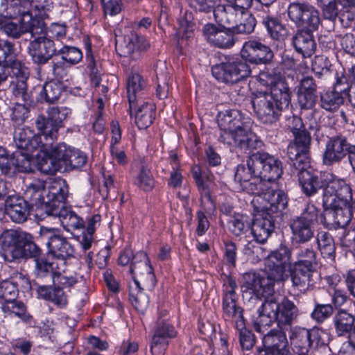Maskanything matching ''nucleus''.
<instances>
[{"label": "nucleus", "mask_w": 355, "mask_h": 355, "mask_svg": "<svg viewBox=\"0 0 355 355\" xmlns=\"http://www.w3.org/2000/svg\"><path fill=\"white\" fill-rule=\"evenodd\" d=\"M283 173L282 162L266 152L252 153L247 159V167L237 166L234 180L248 193L267 200L266 209L277 211L287 204L282 190L278 189L276 180Z\"/></svg>", "instance_id": "f257e3e1"}, {"label": "nucleus", "mask_w": 355, "mask_h": 355, "mask_svg": "<svg viewBox=\"0 0 355 355\" xmlns=\"http://www.w3.org/2000/svg\"><path fill=\"white\" fill-rule=\"evenodd\" d=\"M0 62L10 67L13 73L10 85L13 95L21 98L24 103L30 101L26 83L29 74L28 69L23 63L14 44L10 42L0 40Z\"/></svg>", "instance_id": "f03ea898"}, {"label": "nucleus", "mask_w": 355, "mask_h": 355, "mask_svg": "<svg viewBox=\"0 0 355 355\" xmlns=\"http://www.w3.org/2000/svg\"><path fill=\"white\" fill-rule=\"evenodd\" d=\"M291 102V93L279 92L275 89L273 92H260L252 99L254 110L258 119L266 124H273L277 122Z\"/></svg>", "instance_id": "7ed1b4c3"}, {"label": "nucleus", "mask_w": 355, "mask_h": 355, "mask_svg": "<svg viewBox=\"0 0 355 355\" xmlns=\"http://www.w3.org/2000/svg\"><path fill=\"white\" fill-rule=\"evenodd\" d=\"M130 271L133 278V284L130 286V300L136 309L144 311L148 306V300L142 292L137 277H153V268L146 253L140 251L135 254Z\"/></svg>", "instance_id": "20e7f679"}, {"label": "nucleus", "mask_w": 355, "mask_h": 355, "mask_svg": "<svg viewBox=\"0 0 355 355\" xmlns=\"http://www.w3.org/2000/svg\"><path fill=\"white\" fill-rule=\"evenodd\" d=\"M31 34L33 40L28 44V53L35 63L44 64L56 54L55 43L47 37L46 27L42 21L38 20L31 29Z\"/></svg>", "instance_id": "39448f33"}, {"label": "nucleus", "mask_w": 355, "mask_h": 355, "mask_svg": "<svg viewBox=\"0 0 355 355\" xmlns=\"http://www.w3.org/2000/svg\"><path fill=\"white\" fill-rule=\"evenodd\" d=\"M40 235L46 241L48 253L53 257L63 261L71 258L75 253V249L69 240L64 237L59 229L41 226Z\"/></svg>", "instance_id": "423d86ee"}, {"label": "nucleus", "mask_w": 355, "mask_h": 355, "mask_svg": "<svg viewBox=\"0 0 355 355\" xmlns=\"http://www.w3.org/2000/svg\"><path fill=\"white\" fill-rule=\"evenodd\" d=\"M324 177L326 184L322 190V204L352 202L353 190L345 179L330 173H324Z\"/></svg>", "instance_id": "0eeeda50"}, {"label": "nucleus", "mask_w": 355, "mask_h": 355, "mask_svg": "<svg viewBox=\"0 0 355 355\" xmlns=\"http://www.w3.org/2000/svg\"><path fill=\"white\" fill-rule=\"evenodd\" d=\"M213 76L220 82L234 84L241 81L251 73V68L244 58L230 60L212 67Z\"/></svg>", "instance_id": "6e6552de"}, {"label": "nucleus", "mask_w": 355, "mask_h": 355, "mask_svg": "<svg viewBox=\"0 0 355 355\" xmlns=\"http://www.w3.org/2000/svg\"><path fill=\"white\" fill-rule=\"evenodd\" d=\"M219 140L228 145H234L241 153L250 154L262 148L263 141L250 130L249 123L233 132H222Z\"/></svg>", "instance_id": "1a4fd4ad"}, {"label": "nucleus", "mask_w": 355, "mask_h": 355, "mask_svg": "<svg viewBox=\"0 0 355 355\" xmlns=\"http://www.w3.org/2000/svg\"><path fill=\"white\" fill-rule=\"evenodd\" d=\"M287 15L299 28L317 30L320 23L318 10L307 2L290 3L287 8Z\"/></svg>", "instance_id": "9d476101"}, {"label": "nucleus", "mask_w": 355, "mask_h": 355, "mask_svg": "<svg viewBox=\"0 0 355 355\" xmlns=\"http://www.w3.org/2000/svg\"><path fill=\"white\" fill-rule=\"evenodd\" d=\"M31 235L19 230H6L0 236L5 258L9 261L24 257L26 243Z\"/></svg>", "instance_id": "9b49d317"}, {"label": "nucleus", "mask_w": 355, "mask_h": 355, "mask_svg": "<svg viewBox=\"0 0 355 355\" xmlns=\"http://www.w3.org/2000/svg\"><path fill=\"white\" fill-rule=\"evenodd\" d=\"M287 263L292 265L291 250L285 245H281L268 254L265 260V269L270 272L274 279L281 282L284 280Z\"/></svg>", "instance_id": "f8f14e48"}, {"label": "nucleus", "mask_w": 355, "mask_h": 355, "mask_svg": "<svg viewBox=\"0 0 355 355\" xmlns=\"http://www.w3.org/2000/svg\"><path fill=\"white\" fill-rule=\"evenodd\" d=\"M264 202L262 207H261L263 211L261 214L258 215L254 218L252 224V234L255 239V241L259 243H264L268 237L270 236L275 228L274 223V216L273 214H278L282 210L285 209L287 204L284 206L281 209L277 211H272L271 210L266 209V205L268 203L267 200H263Z\"/></svg>", "instance_id": "ddd939ff"}, {"label": "nucleus", "mask_w": 355, "mask_h": 355, "mask_svg": "<svg viewBox=\"0 0 355 355\" xmlns=\"http://www.w3.org/2000/svg\"><path fill=\"white\" fill-rule=\"evenodd\" d=\"M177 336L175 328L167 320L159 317L152 338L150 351L153 355H164L169 339Z\"/></svg>", "instance_id": "4468645a"}, {"label": "nucleus", "mask_w": 355, "mask_h": 355, "mask_svg": "<svg viewBox=\"0 0 355 355\" xmlns=\"http://www.w3.org/2000/svg\"><path fill=\"white\" fill-rule=\"evenodd\" d=\"M325 210H329L333 218L331 222L327 221L324 215L321 214L320 219L321 223L328 229L345 228L349 223L352 217V202H347L346 205L340 203H334V205L322 204Z\"/></svg>", "instance_id": "2eb2a0df"}, {"label": "nucleus", "mask_w": 355, "mask_h": 355, "mask_svg": "<svg viewBox=\"0 0 355 355\" xmlns=\"http://www.w3.org/2000/svg\"><path fill=\"white\" fill-rule=\"evenodd\" d=\"M281 329H271L263 337L264 349H259L257 355H282L288 353V340Z\"/></svg>", "instance_id": "dca6fc26"}, {"label": "nucleus", "mask_w": 355, "mask_h": 355, "mask_svg": "<svg viewBox=\"0 0 355 355\" xmlns=\"http://www.w3.org/2000/svg\"><path fill=\"white\" fill-rule=\"evenodd\" d=\"M14 141L19 150L34 152L46 151L49 144H44L42 136L29 128H17L14 132Z\"/></svg>", "instance_id": "f3484780"}, {"label": "nucleus", "mask_w": 355, "mask_h": 355, "mask_svg": "<svg viewBox=\"0 0 355 355\" xmlns=\"http://www.w3.org/2000/svg\"><path fill=\"white\" fill-rule=\"evenodd\" d=\"M352 146L342 135L331 137L326 143L323 162L326 165L339 163L349 155Z\"/></svg>", "instance_id": "a211bd4d"}, {"label": "nucleus", "mask_w": 355, "mask_h": 355, "mask_svg": "<svg viewBox=\"0 0 355 355\" xmlns=\"http://www.w3.org/2000/svg\"><path fill=\"white\" fill-rule=\"evenodd\" d=\"M266 275L256 272H248L243 274V284L246 288L252 291L257 295H269L273 291V286L277 279H274L269 271Z\"/></svg>", "instance_id": "6ab92c4d"}, {"label": "nucleus", "mask_w": 355, "mask_h": 355, "mask_svg": "<svg viewBox=\"0 0 355 355\" xmlns=\"http://www.w3.org/2000/svg\"><path fill=\"white\" fill-rule=\"evenodd\" d=\"M69 193L68 185L62 178L51 180L49 182L44 201V211L50 215V209L53 205L57 207H64L63 203L67 199Z\"/></svg>", "instance_id": "aec40b11"}, {"label": "nucleus", "mask_w": 355, "mask_h": 355, "mask_svg": "<svg viewBox=\"0 0 355 355\" xmlns=\"http://www.w3.org/2000/svg\"><path fill=\"white\" fill-rule=\"evenodd\" d=\"M241 54L245 60L257 64L269 63L274 56L269 46L256 40L245 42Z\"/></svg>", "instance_id": "412c9836"}, {"label": "nucleus", "mask_w": 355, "mask_h": 355, "mask_svg": "<svg viewBox=\"0 0 355 355\" xmlns=\"http://www.w3.org/2000/svg\"><path fill=\"white\" fill-rule=\"evenodd\" d=\"M318 336V332L305 328L295 327L289 336L293 350L298 355H309L311 345Z\"/></svg>", "instance_id": "4be33fe9"}, {"label": "nucleus", "mask_w": 355, "mask_h": 355, "mask_svg": "<svg viewBox=\"0 0 355 355\" xmlns=\"http://www.w3.org/2000/svg\"><path fill=\"white\" fill-rule=\"evenodd\" d=\"M279 302L274 297L266 298L257 309V318L254 320V327L257 332H263V328L270 326L277 320Z\"/></svg>", "instance_id": "5701e85b"}, {"label": "nucleus", "mask_w": 355, "mask_h": 355, "mask_svg": "<svg viewBox=\"0 0 355 355\" xmlns=\"http://www.w3.org/2000/svg\"><path fill=\"white\" fill-rule=\"evenodd\" d=\"M317 85L312 76L302 78L297 86V96L299 105L302 109L313 108L317 101Z\"/></svg>", "instance_id": "b1692460"}, {"label": "nucleus", "mask_w": 355, "mask_h": 355, "mask_svg": "<svg viewBox=\"0 0 355 355\" xmlns=\"http://www.w3.org/2000/svg\"><path fill=\"white\" fill-rule=\"evenodd\" d=\"M315 30L300 28L292 37V44L295 50L304 58L311 57L316 49V43L313 32Z\"/></svg>", "instance_id": "393cba45"}, {"label": "nucleus", "mask_w": 355, "mask_h": 355, "mask_svg": "<svg viewBox=\"0 0 355 355\" xmlns=\"http://www.w3.org/2000/svg\"><path fill=\"white\" fill-rule=\"evenodd\" d=\"M6 211L11 220L17 223L25 222L29 215L26 200L18 196H10L6 200Z\"/></svg>", "instance_id": "a878e982"}, {"label": "nucleus", "mask_w": 355, "mask_h": 355, "mask_svg": "<svg viewBox=\"0 0 355 355\" xmlns=\"http://www.w3.org/2000/svg\"><path fill=\"white\" fill-rule=\"evenodd\" d=\"M324 173L318 175L311 171H303L298 173L300 184L304 193L306 196H312L318 193V190L325 187L324 180Z\"/></svg>", "instance_id": "bb28decb"}, {"label": "nucleus", "mask_w": 355, "mask_h": 355, "mask_svg": "<svg viewBox=\"0 0 355 355\" xmlns=\"http://www.w3.org/2000/svg\"><path fill=\"white\" fill-rule=\"evenodd\" d=\"M258 80L261 85L270 87V92L277 89L279 92L290 93V89L284 76L277 69H267L261 72L258 76Z\"/></svg>", "instance_id": "cd10ccee"}, {"label": "nucleus", "mask_w": 355, "mask_h": 355, "mask_svg": "<svg viewBox=\"0 0 355 355\" xmlns=\"http://www.w3.org/2000/svg\"><path fill=\"white\" fill-rule=\"evenodd\" d=\"M146 87V82L141 75L137 71H131L127 79V94L130 114L136 108L137 98L140 97Z\"/></svg>", "instance_id": "c85d7f7f"}, {"label": "nucleus", "mask_w": 355, "mask_h": 355, "mask_svg": "<svg viewBox=\"0 0 355 355\" xmlns=\"http://www.w3.org/2000/svg\"><path fill=\"white\" fill-rule=\"evenodd\" d=\"M1 309L5 317H17L28 327H34L35 322L33 317L28 312L26 306L16 299L6 302H2Z\"/></svg>", "instance_id": "c756f323"}, {"label": "nucleus", "mask_w": 355, "mask_h": 355, "mask_svg": "<svg viewBox=\"0 0 355 355\" xmlns=\"http://www.w3.org/2000/svg\"><path fill=\"white\" fill-rule=\"evenodd\" d=\"M21 16V26L6 19L1 20V29L3 30L7 35L15 38L19 37L22 33L26 32L31 33V29L35 26L38 19H32L28 14Z\"/></svg>", "instance_id": "7c9ffc66"}, {"label": "nucleus", "mask_w": 355, "mask_h": 355, "mask_svg": "<svg viewBox=\"0 0 355 355\" xmlns=\"http://www.w3.org/2000/svg\"><path fill=\"white\" fill-rule=\"evenodd\" d=\"M223 318L226 321L234 323L236 329H242L245 320L242 309L237 306L236 297L224 295L223 301Z\"/></svg>", "instance_id": "2f4dec72"}, {"label": "nucleus", "mask_w": 355, "mask_h": 355, "mask_svg": "<svg viewBox=\"0 0 355 355\" xmlns=\"http://www.w3.org/2000/svg\"><path fill=\"white\" fill-rule=\"evenodd\" d=\"M213 14L217 22L223 27L228 26L229 28H234L243 16L230 3L216 6L213 10Z\"/></svg>", "instance_id": "473e14b6"}, {"label": "nucleus", "mask_w": 355, "mask_h": 355, "mask_svg": "<svg viewBox=\"0 0 355 355\" xmlns=\"http://www.w3.org/2000/svg\"><path fill=\"white\" fill-rule=\"evenodd\" d=\"M315 271L291 266L290 275L293 286L302 293H305L313 286L315 282L313 279Z\"/></svg>", "instance_id": "72a5a7b5"}, {"label": "nucleus", "mask_w": 355, "mask_h": 355, "mask_svg": "<svg viewBox=\"0 0 355 355\" xmlns=\"http://www.w3.org/2000/svg\"><path fill=\"white\" fill-rule=\"evenodd\" d=\"M50 215L58 217L64 228L70 231L71 230H78L84 226V222L75 212L66 207H57L50 209Z\"/></svg>", "instance_id": "f704fd0d"}, {"label": "nucleus", "mask_w": 355, "mask_h": 355, "mask_svg": "<svg viewBox=\"0 0 355 355\" xmlns=\"http://www.w3.org/2000/svg\"><path fill=\"white\" fill-rule=\"evenodd\" d=\"M37 293L40 298L51 302L53 304L60 308L64 307L68 302L67 295L62 288L57 285L51 286L38 284Z\"/></svg>", "instance_id": "c9c22d12"}, {"label": "nucleus", "mask_w": 355, "mask_h": 355, "mask_svg": "<svg viewBox=\"0 0 355 355\" xmlns=\"http://www.w3.org/2000/svg\"><path fill=\"white\" fill-rule=\"evenodd\" d=\"M289 227L292 239L297 243H305L313 237L314 227L296 216L291 220Z\"/></svg>", "instance_id": "e433bc0d"}, {"label": "nucleus", "mask_w": 355, "mask_h": 355, "mask_svg": "<svg viewBox=\"0 0 355 355\" xmlns=\"http://www.w3.org/2000/svg\"><path fill=\"white\" fill-rule=\"evenodd\" d=\"M250 121H243L241 114L236 110H227L223 114H220L218 125L222 132H233L241 128Z\"/></svg>", "instance_id": "4c0bfd02"}, {"label": "nucleus", "mask_w": 355, "mask_h": 355, "mask_svg": "<svg viewBox=\"0 0 355 355\" xmlns=\"http://www.w3.org/2000/svg\"><path fill=\"white\" fill-rule=\"evenodd\" d=\"M277 322L280 329L290 326L298 315V309L295 304L287 298L279 303Z\"/></svg>", "instance_id": "58836bf2"}, {"label": "nucleus", "mask_w": 355, "mask_h": 355, "mask_svg": "<svg viewBox=\"0 0 355 355\" xmlns=\"http://www.w3.org/2000/svg\"><path fill=\"white\" fill-rule=\"evenodd\" d=\"M335 331L338 336H345L355 324V316L345 309H338L333 316Z\"/></svg>", "instance_id": "ea45409f"}, {"label": "nucleus", "mask_w": 355, "mask_h": 355, "mask_svg": "<svg viewBox=\"0 0 355 355\" xmlns=\"http://www.w3.org/2000/svg\"><path fill=\"white\" fill-rule=\"evenodd\" d=\"M46 182L41 180H34L25 190L24 196L26 200H29L33 205L41 206L44 209L46 195Z\"/></svg>", "instance_id": "a19ab883"}, {"label": "nucleus", "mask_w": 355, "mask_h": 355, "mask_svg": "<svg viewBox=\"0 0 355 355\" xmlns=\"http://www.w3.org/2000/svg\"><path fill=\"white\" fill-rule=\"evenodd\" d=\"M345 89L340 91H327L322 92L320 96V105L327 112L336 111L345 102V97L342 95Z\"/></svg>", "instance_id": "79ce46f5"}, {"label": "nucleus", "mask_w": 355, "mask_h": 355, "mask_svg": "<svg viewBox=\"0 0 355 355\" xmlns=\"http://www.w3.org/2000/svg\"><path fill=\"white\" fill-rule=\"evenodd\" d=\"M48 4L46 0H24V6L18 9V13L20 15L28 14L32 19L36 17L43 19L46 17V10H48Z\"/></svg>", "instance_id": "37998d69"}, {"label": "nucleus", "mask_w": 355, "mask_h": 355, "mask_svg": "<svg viewBox=\"0 0 355 355\" xmlns=\"http://www.w3.org/2000/svg\"><path fill=\"white\" fill-rule=\"evenodd\" d=\"M35 125L37 128L42 132L45 141L44 144H49L51 146L53 141L57 139L58 132L60 128L53 121L49 120V118H46L44 116H38Z\"/></svg>", "instance_id": "c03bdc74"}, {"label": "nucleus", "mask_w": 355, "mask_h": 355, "mask_svg": "<svg viewBox=\"0 0 355 355\" xmlns=\"http://www.w3.org/2000/svg\"><path fill=\"white\" fill-rule=\"evenodd\" d=\"M317 243L322 257L330 261H334L336 257V246L332 236L327 232L321 231L317 234Z\"/></svg>", "instance_id": "a18cd8bd"}, {"label": "nucleus", "mask_w": 355, "mask_h": 355, "mask_svg": "<svg viewBox=\"0 0 355 355\" xmlns=\"http://www.w3.org/2000/svg\"><path fill=\"white\" fill-rule=\"evenodd\" d=\"M262 23L273 40L284 41L288 36V30L277 19L266 16Z\"/></svg>", "instance_id": "49530a36"}, {"label": "nucleus", "mask_w": 355, "mask_h": 355, "mask_svg": "<svg viewBox=\"0 0 355 355\" xmlns=\"http://www.w3.org/2000/svg\"><path fill=\"white\" fill-rule=\"evenodd\" d=\"M155 117V105L144 103L135 113V123L139 129H145L152 124Z\"/></svg>", "instance_id": "de8ad7c7"}, {"label": "nucleus", "mask_w": 355, "mask_h": 355, "mask_svg": "<svg viewBox=\"0 0 355 355\" xmlns=\"http://www.w3.org/2000/svg\"><path fill=\"white\" fill-rule=\"evenodd\" d=\"M293 135L295 140L288 146V153L291 154L292 157H293L296 156L298 153H309L311 144L309 133L304 130Z\"/></svg>", "instance_id": "09e8293b"}, {"label": "nucleus", "mask_w": 355, "mask_h": 355, "mask_svg": "<svg viewBox=\"0 0 355 355\" xmlns=\"http://www.w3.org/2000/svg\"><path fill=\"white\" fill-rule=\"evenodd\" d=\"M296 259L297 260L292 263L291 266L315 271V268L317 266L316 253L313 249H299Z\"/></svg>", "instance_id": "8fccbe9b"}, {"label": "nucleus", "mask_w": 355, "mask_h": 355, "mask_svg": "<svg viewBox=\"0 0 355 355\" xmlns=\"http://www.w3.org/2000/svg\"><path fill=\"white\" fill-rule=\"evenodd\" d=\"M192 174L200 192L202 202L205 200L212 204L209 186L207 183L205 182V179H206L207 182H211L212 180L213 175L211 174L207 175L205 172L201 173L200 168L198 166L193 168Z\"/></svg>", "instance_id": "3c124183"}, {"label": "nucleus", "mask_w": 355, "mask_h": 355, "mask_svg": "<svg viewBox=\"0 0 355 355\" xmlns=\"http://www.w3.org/2000/svg\"><path fill=\"white\" fill-rule=\"evenodd\" d=\"M33 152L18 150L12 154V170L19 172H29L31 171V159Z\"/></svg>", "instance_id": "603ef678"}, {"label": "nucleus", "mask_w": 355, "mask_h": 355, "mask_svg": "<svg viewBox=\"0 0 355 355\" xmlns=\"http://www.w3.org/2000/svg\"><path fill=\"white\" fill-rule=\"evenodd\" d=\"M62 92V86L60 83L50 81L44 85L40 92V97L46 103H53L59 99Z\"/></svg>", "instance_id": "864d4df0"}, {"label": "nucleus", "mask_w": 355, "mask_h": 355, "mask_svg": "<svg viewBox=\"0 0 355 355\" xmlns=\"http://www.w3.org/2000/svg\"><path fill=\"white\" fill-rule=\"evenodd\" d=\"M156 74L157 80L156 95L159 99H164L168 96L170 77L164 64H161L159 69L157 67Z\"/></svg>", "instance_id": "5fc2aeb1"}, {"label": "nucleus", "mask_w": 355, "mask_h": 355, "mask_svg": "<svg viewBox=\"0 0 355 355\" xmlns=\"http://www.w3.org/2000/svg\"><path fill=\"white\" fill-rule=\"evenodd\" d=\"M250 225V218L244 214H236L228 221L230 231L236 236L243 234Z\"/></svg>", "instance_id": "6e6d98bb"}, {"label": "nucleus", "mask_w": 355, "mask_h": 355, "mask_svg": "<svg viewBox=\"0 0 355 355\" xmlns=\"http://www.w3.org/2000/svg\"><path fill=\"white\" fill-rule=\"evenodd\" d=\"M35 275L36 278L39 280L49 279L53 282L55 275L57 271L53 270V263H50L44 259H36Z\"/></svg>", "instance_id": "4d7b16f0"}, {"label": "nucleus", "mask_w": 355, "mask_h": 355, "mask_svg": "<svg viewBox=\"0 0 355 355\" xmlns=\"http://www.w3.org/2000/svg\"><path fill=\"white\" fill-rule=\"evenodd\" d=\"M125 48L128 54L135 51H144L150 46V43L142 35L135 32H132L125 39Z\"/></svg>", "instance_id": "13d9d810"}, {"label": "nucleus", "mask_w": 355, "mask_h": 355, "mask_svg": "<svg viewBox=\"0 0 355 355\" xmlns=\"http://www.w3.org/2000/svg\"><path fill=\"white\" fill-rule=\"evenodd\" d=\"M193 19L192 13L187 11H185L180 16L178 19V34L179 36L184 37L185 39H188L191 37L194 30Z\"/></svg>", "instance_id": "bf43d9fd"}, {"label": "nucleus", "mask_w": 355, "mask_h": 355, "mask_svg": "<svg viewBox=\"0 0 355 355\" xmlns=\"http://www.w3.org/2000/svg\"><path fill=\"white\" fill-rule=\"evenodd\" d=\"M71 147L64 143H60L52 148H49V152L54 157V160L60 164L62 171L67 170V163Z\"/></svg>", "instance_id": "052dcab7"}, {"label": "nucleus", "mask_w": 355, "mask_h": 355, "mask_svg": "<svg viewBox=\"0 0 355 355\" xmlns=\"http://www.w3.org/2000/svg\"><path fill=\"white\" fill-rule=\"evenodd\" d=\"M135 184L144 191H151L155 182L150 169L142 166L135 180Z\"/></svg>", "instance_id": "680f3d73"}, {"label": "nucleus", "mask_w": 355, "mask_h": 355, "mask_svg": "<svg viewBox=\"0 0 355 355\" xmlns=\"http://www.w3.org/2000/svg\"><path fill=\"white\" fill-rule=\"evenodd\" d=\"M56 54L61 55L62 59L71 65L78 63L83 58V53L79 49L67 45L57 51Z\"/></svg>", "instance_id": "e2e57ef3"}, {"label": "nucleus", "mask_w": 355, "mask_h": 355, "mask_svg": "<svg viewBox=\"0 0 355 355\" xmlns=\"http://www.w3.org/2000/svg\"><path fill=\"white\" fill-rule=\"evenodd\" d=\"M50 147L51 146H49L46 151H42L46 157L39 163L40 171L46 174H53L57 171H62L60 164L55 159L54 160L53 156L49 152Z\"/></svg>", "instance_id": "0e129e2a"}, {"label": "nucleus", "mask_w": 355, "mask_h": 355, "mask_svg": "<svg viewBox=\"0 0 355 355\" xmlns=\"http://www.w3.org/2000/svg\"><path fill=\"white\" fill-rule=\"evenodd\" d=\"M18 290L15 284L9 281L0 282V302H6L17 298Z\"/></svg>", "instance_id": "69168bd1"}, {"label": "nucleus", "mask_w": 355, "mask_h": 355, "mask_svg": "<svg viewBox=\"0 0 355 355\" xmlns=\"http://www.w3.org/2000/svg\"><path fill=\"white\" fill-rule=\"evenodd\" d=\"M331 67L328 58L324 55L315 56L312 63V70L319 77L329 73Z\"/></svg>", "instance_id": "338daca9"}, {"label": "nucleus", "mask_w": 355, "mask_h": 355, "mask_svg": "<svg viewBox=\"0 0 355 355\" xmlns=\"http://www.w3.org/2000/svg\"><path fill=\"white\" fill-rule=\"evenodd\" d=\"M255 19L250 14L245 13L241 17L240 21L237 22L234 29L237 33H250L255 27Z\"/></svg>", "instance_id": "774afa93"}]
</instances>
